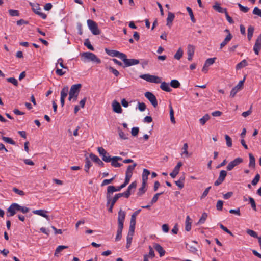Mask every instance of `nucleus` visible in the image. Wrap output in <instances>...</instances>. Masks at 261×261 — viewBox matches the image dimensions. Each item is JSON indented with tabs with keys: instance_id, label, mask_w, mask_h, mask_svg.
Returning <instances> with one entry per match:
<instances>
[{
	"instance_id": "nucleus-1",
	"label": "nucleus",
	"mask_w": 261,
	"mask_h": 261,
	"mask_svg": "<svg viewBox=\"0 0 261 261\" xmlns=\"http://www.w3.org/2000/svg\"><path fill=\"white\" fill-rule=\"evenodd\" d=\"M30 211V208L25 206H21L18 203H13L7 210V216L8 217L14 216L18 212L26 214Z\"/></svg>"
},
{
	"instance_id": "nucleus-2",
	"label": "nucleus",
	"mask_w": 261,
	"mask_h": 261,
	"mask_svg": "<svg viewBox=\"0 0 261 261\" xmlns=\"http://www.w3.org/2000/svg\"><path fill=\"white\" fill-rule=\"evenodd\" d=\"M125 218V212L121 209L118 212V229L117 234L115 238V241H118L122 238V232L123 228V224Z\"/></svg>"
},
{
	"instance_id": "nucleus-3",
	"label": "nucleus",
	"mask_w": 261,
	"mask_h": 261,
	"mask_svg": "<svg viewBox=\"0 0 261 261\" xmlns=\"http://www.w3.org/2000/svg\"><path fill=\"white\" fill-rule=\"evenodd\" d=\"M82 60L84 62H92L100 64L101 60L95 54L91 52H84L81 54Z\"/></svg>"
},
{
	"instance_id": "nucleus-4",
	"label": "nucleus",
	"mask_w": 261,
	"mask_h": 261,
	"mask_svg": "<svg viewBox=\"0 0 261 261\" xmlns=\"http://www.w3.org/2000/svg\"><path fill=\"white\" fill-rule=\"evenodd\" d=\"M82 87L81 84H76L71 86L69 95H71L73 97V101H75L78 97V95Z\"/></svg>"
},
{
	"instance_id": "nucleus-5",
	"label": "nucleus",
	"mask_w": 261,
	"mask_h": 261,
	"mask_svg": "<svg viewBox=\"0 0 261 261\" xmlns=\"http://www.w3.org/2000/svg\"><path fill=\"white\" fill-rule=\"evenodd\" d=\"M140 78L150 83H161V77L155 76L149 74H142L140 76Z\"/></svg>"
},
{
	"instance_id": "nucleus-6",
	"label": "nucleus",
	"mask_w": 261,
	"mask_h": 261,
	"mask_svg": "<svg viewBox=\"0 0 261 261\" xmlns=\"http://www.w3.org/2000/svg\"><path fill=\"white\" fill-rule=\"evenodd\" d=\"M29 5L31 6L33 11L39 15L40 17H41L43 19H45L47 17V15L41 12V8L38 4L36 3L34 4L32 2H29Z\"/></svg>"
},
{
	"instance_id": "nucleus-7",
	"label": "nucleus",
	"mask_w": 261,
	"mask_h": 261,
	"mask_svg": "<svg viewBox=\"0 0 261 261\" xmlns=\"http://www.w3.org/2000/svg\"><path fill=\"white\" fill-rule=\"evenodd\" d=\"M87 22L89 29L93 35H97L100 34V31L95 21L91 19H88Z\"/></svg>"
},
{
	"instance_id": "nucleus-8",
	"label": "nucleus",
	"mask_w": 261,
	"mask_h": 261,
	"mask_svg": "<svg viewBox=\"0 0 261 261\" xmlns=\"http://www.w3.org/2000/svg\"><path fill=\"white\" fill-rule=\"evenodd\" d=\"M122 60L123 61L125 67H129L139 63V60L138 59H127V56L125 54H124Z\"/></svg>"
},
{
	"instance_id": "nucleus-9",
	"label": "nucleus",
	"mask_w": 261,
	"mask_h": 261,
	"mask_svg": "<svg viewBox=\"0 0 261 261\" xmlns=\"http://www.w3.org/2000/svg\"><path fill=\"white\" fill-rule=\"evenodd\" d=\"M145 96L150 102L154 108L158 106V101L154 95L150 92H146L145 93Z\"/></svg>"
},
{
	"instance_id": "nucleus-10",
	"label": "nucleus",
	"mask_w": 261,
	"mask_h": 261,
	"mask_svg": "<svg viewBox=\"0 0 261 261\" xmlns=\"http://www.w3.org/2000/svg\"><path fill=\"white\" fill-rule=\"evenodd\" d=\"M105 50L106 51V53L109 56L112 57H118L119 58H120L121 60L122 59L123 56H124V54L123 53H120L118 51H117V50H110V49H109L108 48H106L105 49Z\"/></svg>"
},
{
	"instance_id": "nucleus-11",
	"label": "nucleus",
	"mask_w": 261,
	"mask_h": 261,
	"mask_svg": "<svg viewBox=\"0 0 261 261\" xmlns=\"http://www.w3.org/2000/svg\"><path fill=\"white\" fill-rule=\"evenodd\" d=\"M243 162V159L240 157L237 158L232 161H231L227 166L226 169L228 171L232 170L234 167L238 165Z\"/></svg>"
},
{
	"instance_id": "nucleus-12",
	"label": "nucleus",
	"mask_w": 261,
	"mask_h": 261,
	"mask_svg": "<svg viewBox=\"0 0 261 261\" xmlns=\"http://www.w3.org/2000/svg\"><path fill=\"white\" fill-rule=\"evenodd\" d=\"M244 80L245 78H244L243 80L240 81L239 82V83L234 88L232 89L230 94V96L231 97H234L237 93L242 89L244 84Z\"/></svg>"
},
{
	"instance_id": "nucleus-13",
	"label": "nucleus",
	"mask_w": 261,
	"mask_h": 261,
	"mask_svg": "<svg viewBox=\"0 0 261 261\" xmlns=\"http://www.w3.org/2000/svg\"><path fill=\"white\" fill-rule=\"evenodd\" d=\"M227 172L225 170H221L220 172L219 176L217 180L214 182V185L218 186L221 185L225 180L227 176Z\"/></svg>"
},
{
	"instance_id": "nucleus-14",
	"label": "nucleus",
	"mask_w": 261,
	"mask_h": 261,
	"mask_svg": "<svg viewBox=\"0 0 261 261\" xmlns=\"http://www.w3.org/2000/svg\"><path fill=\"white\" fill-rule=\"evenodd\" d=\"M112 194H109V193L107 192L106 194V198H107V205H109L110 204H112L114 205L115 203L116 202L117 200L119 198V196L117 195V194H115L114 197L112 198Z\"/></svg>"
},
{
	"instance_id": "nucleus-15",
	"label": "nucleus",
	"mask_w": 261,
	"mask_h": 261,
	"mask_svg": "<svg viewBox=\"0 0 261 261\" xmlns=\"http://www.w3.org/2000/svg\"><path fill=\"white\" fill-rule=\"evenodd\" d=\"M261 49V34L258 36L256 40L255 44L253 46V50L257 55L259 54V51Z\"/></svg>"
},
{
	"instance_id": "nucleus-16",
	"label": "nucleus",
	"mask_w": 261,
	"mask_h": 261,
	"mask_svg": "<svg viewBox=\"0 0 261 261\" xmlns=\"http://www.w3.org/2000/svg\"><path fill=\"white\" fill-rule=\"evenodd\" d=\"M195 48L193 45L189 44L187 47L188 60L191 61L194 54Z\"/></svg>"
},
{
	"instance_id": "nucleus-17",
	"label": "nucleus",
	"mask_w": 261,
	"mask_h": 261,
	"mask_svg": "<svg viewBox=\"0 0 261 261\" xmlns=\"http://www.w3.org/2000/svg\"><path fill=\"white\" fill-rule=\"evenodd\" d=\"M175 18V15L174 13L168 12V17L167 18V23L166 25L170 28L172 25V22L174 20Z\"/></svg>"
},
{
	"instance_id": "nucleus-18",
	"label": "nucleus",
	"mask_w": 261,
	"mask_h": 261,
	"mask_svg": "<svg viewBox=\"0 0 261 261\" xmlns=\"http://www.w3.org/2000/svg\"><path fill=\"white\" fill-rule=\"evenodd\" d=\"M112 107L113 111L117 113H121L122 112V108L120 103L116 100H114L112 102Z\"/></svg>"
},
{
	"instance_id": "nucleus-19",
	"label": "nucleus",
	"mask_w": 261,
	"mask_h": 261,
	"mask_svg": "<svg viewBox=\"0 0 261 261\" xmlns=\"http://www.w3.org/2000/svg\"><path fill=\"white\" fill-rule=\"evenodd\" d=\"M89 156L91 160L97 163L98 165L101 167L104 166V163L97 155L93 153H90Z\"/></svg>"
},
{
	"instance_id": "nucleus-20",
	"label": "nucleus",
	"mask_w": 261,
	"mask_h": 261,
	"mask_svg": "<svg viewBox=\"0 0 261 261\" xmlns=\"http://www.w3.org/2000/svg\"><path fill=\"white\" fill-rule=\"evenodd\" d=\"M213 9L219 13H226L227 9L226 8H223L220 6V5L218 3L216 2L214 5L213 6Z\"/></svg>"
},
{
	"instance_id": "nucleus-21",
	"label": "nucleus",
	"mask_w": 261,
	"mask_h": 261,
	"mask_svg": "<svg viewBox=\"0 0 261 261\" xmlns=\"http://www.w3.org/2000/svg\"><path fill=\"white\" fill-rule=\"evenodd\" d=\"M153 247L155 250L159 252L160 257L163 256L165 255V251L159 244L155 243L153 245Z\"/></svg>"
},
{
	"instance_id": "nucleus-22",
	"label": "nucleus",
	"mask_w": 261,
	"mask_h": 261,
	"mask_svg": "<svg viewBox=\"0 0 261 261\" xmlns=\"http://www.w3.org/2000/svg\"><path fill=\"white\" fill-rule=\"evenodd\" d=\"M136 221L134 220V215L130 219V226L128 234L134 235L135 229Z\"/></svg>"
},
{
	"instance_id": "nucleus-23",
	"label": "nucleus",
	"mask_w": 261,
	"mask_h": 261,
	"mask_svg": "<svg viewBox=\"0 0 261 261\" xmlns=\"http://www.w3.org/2000/svg\"><path fill=\"white\" fill-rule=\"evenodd\" d=\"M33 213L34 214H36L39 216H41L44 218H45L47 220L49 219V217L47 215H46V213L47 212L46 211L43 210H34L33 211Z\"/></svg>"
},
{
	"instance_id": "nucleus-24",
	"label": "nucleus",
	"mask_w": 261,
	"mask_h": 261,
	"mask_svg": "<svg viewBox=\"0 0 261 261\" xmlns=\"http://www.w3.org/2000/svg\"><path fill=\"white\" fill-rule=\"evenodd\" d=\"M232 38V35L231 33L227 34L224 40L220 44V49L223 48Z\"/></svg>"
},
{
	"instance_id": "nucleus-25",
	"label": "nucleus",
	"mask_w": 261,
	"mask_h": 261,
	"mask_svg": "<svg viewBox=\"0 0 261 261\" xmlns=\"http://www.w3.org/2000/svg\"><path fill=\"white\" fill-rule=\"evenodd\" d=\"M146 185L147 183L142 182V186L140 188H139L137 194L138 196H141L145 193L146 191Z\"/></svg>"
},
{
	"instance_id": "nucleus-26",
	"label": "nucleus",
	"mask_w": 261,
	"mask_h": 261,
	"mask_svg": "<svg viewBox=\"0 0 261 261\" xmlns=\"http://www.w3.org/2000/svg\"><path fill=\"white\" fill-rule=\"evenodd\" d=\"M122 189L120 188V186H118L115 187L114 186H109L107 187V192L109 193V195L110 194H113V192L116 191H120Z\"/></svg>"
},
{
	"instance_id": "nucleus-27",
	"label": "nucleus",
	"mask_w": 261,
	"mask_h": 261,
	"mask_svg": "<svg viewBox=\"0 0 261 261\" xmlns=\"http://www.w3.org/2000/svg\"><path fill=\"white\" fill-rule=\"evenodd\" d=\"M150 174V171L146 169H144L142 176L143 182L147 183L148 180V176Z\"/></svg>"
},
{
	"instance_id": "nucleus-28",
	"label": "nucleus",
	"mask_w": 261,
	"mask_h": 261,
	"mask_svg": "<svg viewBox=\"0 0 261 261\" xmlns=\"http://www.w3.org/2000/svg\"><path fill=\"white\" fill-rule=\"evenodd\" d=\"M160 88L161 89L165 91L166 92H170L171 91V89L170 88L169 85L168 83L165 82H163L161 83Z\"/></svg>"
},
{
	"instance_id": "nucleus-29",
	"label": "nucleus",
	"mask_w": 261,
	"mask_h": 261,
	"mask_svg": "<svg viewBox=\"0 0 261 261\" xmlns=\"http://www.w3.org/2000/svg\"><path fill=\"white\" fill-rule=\"evenodd\" d=\"M136 166V163H134V164L132 165H129L126 169L125 175H130L132 176L133 170H134Z\"/></svg>"
},
{
	"instance_id": "nucleus-30",
	"label": "nucleus",
	"mask_w": 261,
	"mask_h": 261,
	"mask_svg": "<svg viewBox=\"0 0 261 261\" xmlns=\"http://www.w3.org/2000/svg\"><path fill=\"white\" fill-rule=\"evenodd\" d=\"M69 92L68 87L67 86H64L61 91V98H65Z\"/></svg>"
},
{
	"instance_id": "nucleus-31",
	"label": "nucleus",
	"mask_w": 261,
	"mask_h": 261,
	"mask_svg": "<svg viewBox=\"0 0 261 261\" xmlns=\"http://www.w3.org/2000/svg\"><path fill=\"white\" fill-rule=\"evenodd\" d=\"M249 167L250 168H255V159L252 153L249 154Z\"/></svg>"
},
{
	"instance_id": "nucleus-32",
	"label": "nucleus",
	"mask_w": 261,
	"mask_h": 261,
	"mask_svg": "<svg viewBox=\"0 0 261 261\" xmlns=\"http://www.w3.org/2000/svg\"><path fill=\"white\" fill-rule=\"evenodd\" d=\"M188 144L187 143H184L182 148V152L181 153V155H184L185 157H188L190 155V154H189L188 153Z\"/></svg>"
},
{
	"instance_id": "nucleus-33",
	"label": "nucleus",
	"mask_w": 261,
	"mask_h": 261,
	"mask_svg": "<svg viewBox=\"0 0 261 261\" xmlns=\"http://www.w3.org/2000/svg\"><path fill=\"white\" fill-rule=\"evenodd\" d=\"M248 65L247 62L245 59L243 60L241 62L237 64L236 66V70H240Z\"/></svg>"
},
{
	"instance_id": "nucleus-34",
	"label": "nucleus",
	"mask_w": 261,
	"mask_h": 261,
	"mask_svg": "<svg viewBox=\"0 0 261 261\" xmlns=\"http://www.w3.org/2000/svg\"><path fill=\"white\" fill-rule=\"evenodd\" d=\"M191 219L189 216H187L186 219L185 229L187 231H189L191 229Z\"/></svg>"
},
{
	"instance_id": "nucleus-35",
	"label": "nucleus",
	"mask_w": 261,
	"mask_h": 261,
	"mask_svg": "<svg viewBox=\"0 0 261 261\" xmlns=\"http://www.w3.org/2000/svg\"><path fill=\"white\" fill-rule=\"evenodd\" d=\"M254 27L253 26L250 25L247 30L248 34H247V37L249 41H250L253 36V32H254Z\"/></svg>"
},
{
	"instance_id": "nucleus-36",
	"label": "nucleus",
	"mask_w": 261,
	"mask_h": 261,
	"mask_svg": "<svg viewBox=\"0 0 261 261\" xmlns=\"http://www.w3.org/2000/svg\"><path fill=\"white\" fill-rule=\"evenodd\" d=\"M92 164L89 159L87 157L85 159V165L84 170L86 172L88 173L89 168L91 167Z\"/></svg>"
},
{
	"instance_id": "nucleus-37",
	"label": "nucleus",
	"mask_w": 261,
	"mask_h": 261,
	"mask_svg": "<svg viewBox=\"0 0 261 261\" xmlns=\"http://www.w3.org/2000/svg\"><path fill=\"white\" fill-rule=\"evenodd\" d=\"M186 247L191 253L193 254H197V249L195 247L192 245H190L188 243H186Z\"/></svg>"
},
{
	"instance_id": "nucleus-38",
	"label": "nucleus",
	"mask_w": 261,
	"mask_h": 261,
	"mask_svg": "<svg viewBox=\"0 0 261 261\" xmlns=\"http://www.w3.org/2000/svg\"><path fill=\"white\" fill-rule=\"evenodd\" d=\"M210 119V116L208 114L204 115L202 118L199 119L200 124L202 125H204L205 123Z\"/></svg>"
},
{
	"instance_id": "nucleus-39",
	"label": "nucleus",
	"mask_w": 261,
	"mask_h": 261,
	"mask_svg": "<svg viewBox=\"0 0 261 261\" xmlns=\"http://www.w3.org/2000/svg\"><path fill=\"white\" fill-rule=\"evenodd\" d=\"M68 246H63V245H60L56 249L55 252L54 254V255L55 256H58L59 253L63 250L64 249L67 248Z\"/></svg>"
},
{
	"instance_id": "nucleus-40",
	"label": "nucleus",
	"mask_w": 261,
	"mask_h": 261,
	"mask_svg": "<svg viewBox=\"0 0 261 261\" xmlns=\"http://www.w3.org/2000/svg\"><path fill=\"white\" fill-rule=\"evenodd\" d=\"M169 108H170L169 113H170V120H171V122L172 123L174 124V123H175L176 121H175V118L174 117V111H173V108H172L171 105H169Z\"/></svg>"
},
{
	"instance_id": "nucleus-41",
	"label": "nucleus",
	"mask_w": 261,
	"mask_h": 261,
	"mask_svg": "<svg viewBox=\"0 0 261 261\" xmlns=\"http://www.w3.org/2000/svg\"><path fill=\"white\" fill-rule=\"evenodd\" d=\"M184 52L181 48H179L174 56V58L177 60H179L182 57Z\"/></svg>"
},
{
	"instance_id": "nucleus-42",
	"label": "nucleus",
	"mask_w": 261,
	"mask_h": 261,
	"mask_svg": "<svg viewBox=\"0 0 261 261\" xmlns=\"http://www.w3.org/2000/svg\"><path fill=\"white\" fill-rule=\"evenodd\" d=\"M110 162L111 163V165L114 167H120L122 166V164L118 162V161H117L114 158V157L111 158Z\"/></svg>"
},
{
	"instance_id": "nucleus-43",
	"label": "nucleus",
	"mask_w": 261,
	"mask_h": 261,
	"mask_svg": "<svg viewBox=\"0 0 261 261\" xmlns=\"http://www.w3.org/2000/svg\"><path fill=\"white\" fill-rule=\"evenodd\" d=\"M170 85L174 88H177L180 86L179 82L177 80H172L170 82Z\"/></svg>"
},
{
	"instance_id": "nucleus-44",
	"label": "nucleus",
	"mask_w": 261,
	"mask_h": 261,
	"mask_svg": "<svg viewBox=\"0 0 261 261\" xmlns=\"http://www.w3.org/2000/svg\"><path fill=\"white\" fill-rule=\"evenodd\" d=\"M163 193L164 192H162L161 193H158L155 194L150 201L151 205H152L153 204L155 203L158 201L159 196L163 194Z\"/></svg>"
},
{
	"instance_id": "nucleus-45",
	"label": "nucleus",
	"mask_w": 261,
	"mask_h": 261,
	"mask_svg": "<svg viewBox=\"0 0 261 261\" xmlns=\"http://www.w3.org/2000/svg\"><path fill=\"white\" fill-rule=\"evenodd\" d=\"M106 68L109 69V71L112 72L113 74H114L116 76H118L119 75V71L116 70V69L114 68L113 67L111 66H107Z\"/></svg>"
},
{
	"instance_id": "nucleus-46",
	"label": "nucleus",
	"mask_w": 261,
	"mask_h": 261,
	"mask_svg": "<svg viewBox=\"0 0 261 261\" xmlns=\"http://www.w3.org/2000/svg\"><path fill=\"white\" fill-rule=\"evenodd\" d=\"M133 235H132V234H127V238H126L127 243H126V247L127 248H129L130 246L131 243H132V239H133Z\"/></svg>"
},
{
	"instance_id": "nucleus-47",
	"label": "nucleus",
	"mask_w": 261,
	"mask_h": 261,
	"mask_svg": "<svg viewBox=\"0 0 261 261\" xmlns=\"http://www.w3.org/2000/svg\"><path fill=\"white\" fill-rule=\"evenodd\" d=\"M225 139L226 140L227 146L228 147H231L232 145L231 138L228 135H225Z\"/></svg>"
},
{
	"instance_id": "nucleus-48",
	"label": "nucleus",
	"mask_w": 261,
	"mask_h": 261,
	"mask_svg": "<svg viewBox=\"0 0 261 261\" xmlns=\"http://www.w3.org/2000/svg\"><path fill=\"white\" fill-rule=\"evenodd\" d=\"M216 59V58H208L205 61L204 64L205 65V66L208 67L209 66L212 65L214 63Z\"/></svg>"
},
{
	"instance_id": "nucleus-49",
	"label": "nucleus",
	"mask_w": 261,
	"mask_h": 261,
	"mask_svg": "<svg viewBox=\"0 0 261 261\" xmlns=\"http://www.w3.org/2000/svg\"><path fill=\"white\" fill-rule=\"evenodd\" d=\"M249 200L252 209L255 211H256V206L254 199L253 198L249 197Z\"/></svg>"
},
{
	"instance_id": "nucleus-50",
	"label": "nucleus",
	"mask_w": 261,
	"mask_h": 261,
	"mask_svg": "<svg viewBox=\"0 0 261 261\" xmlns=\"http://www.w3.org/2000/svg\"><path fill=\"white\" fill-rule=\"evenodd\" d=\"M207 217V214L206 213H203L202 214V216H201V218H200L198 223V224H203V223H204V222L205 221Z\"/></svg>"
},
{
	"instance_id": "nucleus-51",
	"label": "nucleus",
	"mask_w": 261,
	"mask_h": 261,
	"mask_svg": "<svg viewBox=\"0 0 261 261\" xmlns=\"http://www.w3.org/2000/svg\"><path fill=\"white\" fill-rule=\"evenodd\" d=\"M187 10L190 16V18H191V19L192 20V21L193 22H195V19L194 18V15H193V12H192V10L191 9V8L189 7H187Z\"/></svg>"
},
{
	"instance_id": "nucleus-52",
	"label": "nucleus",
	"mask_w": 261,
	"mask_h": 261,
	"mask_svg": "<svg viewBox=\"0 0 261 261\" xmlns=\"http://www.w3.org/2000/svg\"><path fill=\"white\" fill-rule=\"evenodd\" d=\"M246 232H247V233L248 234H249V236H251V237H252L253 238H258L257 233L255 231H253L252 230L247 229L246 230Z\"/></svg>"
},
{
	"instance_id": "nucleus-53",
	"label": "nucleus",
	"mask_w": 261,
	"mask_h": 261,
	"mask_svg": "<svg viewBox=\"0 0 261 261\" xmlns=\"http://www.w3.org/2000/svg\"><path fill=\"white\" fill-rule=\"evenodd\" d=\"M2 139L4 141L12 145H15V142L14 141H13L11 138L7 137H3Z\"/></svg>"
},
{
	"instance_id": "nucleus-54",
	"label": "nucleus",
	"mask_w": 261,
	"mask_h": 261,
	"mask_svg": "<svg viewBox=\"0 0 261 261\" xmlns=\"http://www.w3.org/2000/svg\"><path fill=\"white\" fill-rule=\"evenodd\" d=\"M8 11L11 16H18L19 15V11L17 10L10 9Z\"/></svg>"
},
{
	"instance_id": "nucleus-55",
	"label": "nucleus",
	"mask_w": 261,
	"mask_h": 261,
	"mask_svg": "<svg viewBox=\"0 0 261 261\" xmlns=\"http://www.w3.org/2000/svg\"><path fill=\"white\" fill-rule=\"evenodd\" d=\"M223 201L221 200H219L216 204V208L218 211H222L223 208Z\"/></svg>"
},
{
	"instance_id": "nucleus-56",
	"label": "nucleus",
	"mask_w": 261,
	"mask_h": 261,
	"mask_svg": "<svg viewBox=\"0 0 261 261\" xmlns=\"http://www.w3.org/2000/svg\"><path fill=\"white\" fill-rule=\"evenodd\" d=\"M102 160L105 162L109 163L110 162L111 160V157L109 155V153L107 154H105L101 156Z\"/></svg>"
},
{
	"instance_id": "nucleus-57",
	"label": "nucleus",
	"mask_w": 261,
	"mask_h": 261,
	"mask_svg": "<svg viewBox=\"0 0 261 261\" xmlns=\"http://www.w3.org/2000/svg\"><path fill=\"white\" fill-rule=\"evenodd\" d=\"M259 179H260V175L258 173H257L255 175V177L252 180L251 184H252V185H253V186L256 185L259 181Z\"/></svg>"
},
{
	"instance_id": "nucleus-58",
	"label": "nucleus",
	"mask_w": 261,
	"mask_h": 261,
	"mask_svg": "<svg viewBox=\"0 0 261 261\" xmlns=\"http://www.w3.org/2000/svg\"><path fill=\"white\" fill-rule=\"evenodd\" d=\"M182 166V163L181 162H179L177 163L176 166L174 167L173 171L174 172H176L177 173H179L180 171V167Z\"/></svg>"
},
{
	"instance_id": "nucleus-59",
	"label": "nucleus",
	"mask_w": 261,
	"mask_h": 261,
	"mask_svg": "<svg viewBox=\"0 0 261 261\" xmlns=\"http://www.w3.org/2000/svg\"><path fill=\"white\" fill-rule=\"evenodd\" d=\"M7 81L8 82H10V83L13 84L14 86H17L18 85V81L14 77L8 78V79H7Z\"/></svg>"
},
{
	"instance_id": "nucleus-60",
	"label": "nucleus",
	"mask_w": 261,
	"mask_h": 261,
	"mask_svg": "<svg viewBox=\"0 0 261 261\" xmlns=\"http://www.w3.org/2000/svg\"><path fill=\"white\" fill-rule=\"evenodd\" d=\"M253 14L261 17V10L257 7H255L252 12Z\"/></svg>"
},
{
	"instance_id": "nucleus-61",
	"label": "nucleus",
	"mask_w": 261,
	"mask_h": 261,
	"mask_svg": "<svg viewBox=\"0 0 261 261\" xmlns=\"http://www.w3.org/2000/svg\"><path fill=\"white\" fill-rule=\"evenodd\" d=\"M97 150L101 156L105 154H107L108 152L105 150V149L102 147H98L97 148Z\"/></svg>"
},
{
	"instance_id": "nucleus-62",
	"label": "nucleus",
	"mask_w": 261,
	"mask_h": 261,
	"mask_svg": "<svg viewBox=\"0 0 261 261\" xmlns=\"http://www.w3.org/2000/svg\"><path fill=\"white\" fill-rule=\"evenodd\" d=\"M12 191L20 196H23L24 195V192L23 191L20 190L16 187H14Z\"/></svg>"
},
{
	"instance_id": "nucleus-63",
	"label": "nucleus",
	"mask_w": 261,
	"mask_h": 261,
	"mask_svg": "<svg viewBox=\"0 0 261 261\" xmlns=\"http://www.w3.org/2000/svg\"><path fill=\"white\" fill-rule=\"evenodd\" d=\"M114 179V177H112V178L109 179H105L102 182L101 186L102 187H103L104 186L111 184Z\"/></svg>"
},
{
	"instance_id": "nucleus-64",
	"label": "nucleus",
	"mask_w": 261,
	"mask_h": 261,
	"mask_svg": "<svg viewBox=\"0 0 261 261\" xmlns=\"http://www.w3.org/2000/svg\"><path fill=\"white\" fill-rule=\"evenodd\" d=\"M84 45L89 49L91 50H94V47L91 44L90 41L88 40V39H87L86 41L84 42Z\"/></svg>"
}]
</instances>
